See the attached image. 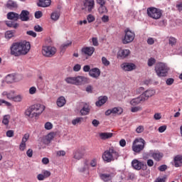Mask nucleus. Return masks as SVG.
I'll list each match as a JSON object with an SVG mask.
<instances>
[{"mask_svg": "<svg viewBox=\"0 0 182 182\" xmlns=\"http://www.w3.org/2000/svg\"><path fill=\"white\" fill-rule=\"evenodd\" d=\"M30 50L31 43L29 42L14 43L10 48V53L13 56H21V55H26Z\"/></svg>", "mask_w": 182, "mask_h": 182, "instance_id": "f257e3e1", "label": "nucleus"}, {"mask_svg": "<svg viewBox=\"0 0 182 182\" xmlns=\"http://www.w3.org/2000/svg\"><path fill=\"white\" fill-rule=\"evenodd\" d=\"M43 110H45V107L43 105L35 104L31 105L26 110L25 114L27 116V117L33 119V117H38V116L42 114V113H43Z\"/></svg>", "mask_w": 182, "mask_h": 182, "instance_id": "f03ea898", "label": "nucleus"}, {"mask_svg": "<svg viewBox=\"0 0 182 182\" xmlns=\"http://www.w3.org/2000/svg\"><path fill=\"white\" fill-rule=\"evenodd\" d=\"M88 79L84 76L77 77H68L65 79V81L68 85H75L76 86H82V85H86L88 82Z\"/></svg>", "mask_w": 182, "mask_h": 182, "instance_id": "7ed1b4c3", "label": "nucleus"}, {"mask_svg": "<svg viewBox=\"0 0 182 182\" xmlns=\"http://www.w3.org/2000/svg\"><path fill=\"white\" fill-rule=\"evenodd\" d=\"M117 157H119V151H116L113 147H110L109 150L105 151L102 154V159L107 163L117 160Z\"/></svg>", "mask_w": 182, "mask_h": 182, "instance_id": "20e7f679", "label": "nucleus"}, {"mask_svg": "<svg viewBox=\"0 0 182 182\" xmlns=\"http://www.w3.org/2000/svg\"><path fill=\"white\" fill-rule=\"evenodd\" d=\"M170 68L164 63H158L155 66V72L159 77H166Z\"/></svg>", "mask_w": 182, "mask_h": 182, "instance_id": "39448f33", "label": "nucleus"}, {"mask_svg": "<svg viewBox=\"0 0 182 182\" xmlns=\"http://www.w3.org/2000/svg\"><path fill=\"white\" fill-rule=\"evenodd\" d=\"M146 146V141L143 138L136 139L132 143V150L134 153H140L144 150Z\"/></svg>", "mask_w": 182, "mask_h": 182, "instance_id": "423d86ee", "label": "nucleus"}, {"mask_svg": "<svg viewBox=\"0 0 182 182\" xmlns=\"http://www.w3.org/2000/svg\"><path fill=\"white\" fill-rule=\"evenodd\" d=\"M147 14L150 18H152V19H160L163 13L161 10L157 8L149 7L147 9Z\"/></svg>", "mask_w": 182, "mask_h": 182, "instance_id": "0eeeda50", "label": "nucleus"}, {"mask_svg": "<svg viewBox=\"0 0 182 182\" xmlns=\"http://www.w3.org/2000/svg\"><path fill=\"white\" fill-rule=\"evenodd\" d=\"M125 36L122 38V43L124 45H127V43H130L134 41L135 34L134 32L132 31L129 28L124 30Z\"/></svg>", "mask_w": 182, "mask_h": 182, "instance_id": "6e6552de", "label": "nucleus"}, {"mask_svg": "<svg viewBox=\"0 0 182 182\" xmlns=\"http://www.w3.org/2000/svg\"><path fill=\"white\" fill-rule=\"evenodd\" d=\"M82 4V11L90 14V12H92L95 9V0H83Z\"/></svg>", "mask_w": 182, "mask_h": 182, "instance_id": "1a4fd4ad", "label": "nucleus"}, {"mask_svg": "<svg viewBox=\"0 0 182 182\" xmlns=\"http://www.w3.org/2000/svg\"><path fill=\"white\" fill-rule=\"evenodd\" d=\"M42 53L46 58H52L56 53V48L52 46H43Z\"/></svg>", "mask_w": 182, "mask_h": 182, "instance_id": "9d476101", "label": "nucleus"}, {"mask_svg": "<svg viewBox=\"0 0 182 182\" xmlns=\"http://www.w3.org/2000/svg\"><path fill=\"white\" fill-rule=\"evenodd\" d=\"M132 166L134 170H146L147 168V165L144 164V162L140 161L137 159H134L132 161Z\"/></svg>", "mask_w": 182, "mask_h": 182, "instance_id": "9b49d317", "label": "nucleus"}, {"mask_svg": "<svg viewBox=\"0 0 182 182\" xmlns=\"http://www.w3.org/2000/svg\"><path fill=\"white\" fill-rule=\"evenodd\" d=\"M121 69L124 70V72H132V70L136 69V65L132 63H123L121 65Z\"/></svg>", "mask_w": 182, "mask_h": 182, "instance_id": "f8f14e48", "label": "nucleus"}, {"mask_svg": "<svg viewBox=\"0 0 182 182\" xmlns=\"http://www.w3.org/2000/svg\"><path fill=\"white\" fill-rule=\"evenodd\" d=\"M29 134L26 133L23 135L21 142L19 145V150H21V151H24L25 149H26V142L28 141V140H29Z\"/></svg>", "mask_w": 182, "mask_h": 182, "instance_id": "ddd939ff", "label": "nucleus"}, {"mask_svg": "<svg viewBox=\"0 0 182 182\" xmlns=\"http://www.w3.org/2000/svg\"><path fill=\"white\" fill-rule=\"evenodd\" d=\"M89 160L85 159L82 161V166H79L77 170L79 173H86V171H89Z\"/></svg>", "mask_w": 182, "mask_h": 182, "instance_id": "4468645a", "label": "nucleus"}, {"mask_svg": "<svg viewBox=\"0 0 182 182\" xmlns=\"http://www.w3.org/2000/svg\"><path fill=\"white\" fill-rule=\"evenodd\" d=\"M29 15L31 14L28 10H23L19 14V19H21V21L23 22H28V21L30 19Z\"/></svg>", "mask_w": 182, "mask_h": 182, "instance_id": "2eb2a0df", "label": "nucleus"}, {"mask_svg": "<svg viewBox=\"0 0 182 182\" xmlns=\"http://www.w3.org/2000/svg\"><path fill=\"white\" fill-rule=\"evenodd\" d=\"M129 55H130V50L129 49H121L117 52V58L121 59H126Z\"/></svg>", "mask_w": 182, "mask_h": 182, "instance_id": "dca6fc26", "label": "nucleus"}, {"mask_svg": "<svg viewBox=\"0 0 182 182\" xmlns=\"http://www.w3.org/2000/svg\"><path fill=\"white\" fill-rule=\"evenodd\" d=\"M114 176V173H100V178L101 180H103L105 182H108L112 180Z\"/></svg>", "mask_w": 182, "mask_h": 182, "instance_id": "f3484780", "label": "nucleus"}, {"mask_svg": "<svg viewBox=\"0 0 182 182\" xmlns=\"http://www.w3.org/2000/svg\"><path fill=\"white\" fill-rule=\"evenodd\" d=\"M89 75L94 79H99V77L100 76V70L97 68H92L90 70Z\"/></svg>", "mask_w": 182, "mask_h": 182, "instance_id": "a211bd4d", "label": "nucleus"}, {"mask_svg": "<svg viewBox=\"0 0 182 182\" xmlns=\"http://www.w3.org/2000/svg\"><path fill=\"white\" fill-rule=\"evenodd\" d=\"M95 52L93 47H84L82 48V53L86 56H92Z\"/></svg>", "mask_w": 182, "mask_h": 182, "instance_id": "6ab92c4d", "label": "nucleus"}, {"mask_svg": "<svg viewBox=\"0 0 182 182\" xmlns=\"http://www.w3.org/2000/svg\"><path fill=\"white\" fill-rule=\"evenodd\" d=\"M155 93H156V91H154V90H147L146 92L142 93L141 96H142V98L144 99V102H145V100H147L149 97H151V96H154Z\"/></svg>", "mask_w": 182, "mask_h": 182, "instance_id": "aec40b11", "label": "nucleus"}, {"mask_svg": "<svg viewBox=\"0 0 182 182\" xmlns=\"http://www.w3.org/2000/svg\"><path fill=\"white\" fill-rule=\"evenodd\" d=\"M83 156H85V152L82 149H77L74 152L73 159L75 160H80L83 159Z\"/></svg>", "mask_w": 182, "mask_h": 182, "instance_id": "412c9836", "label": "nucleus"}, {"mask_svg": "<svg viewBox=\"0 0 182 182\" xmlns=\"http://www.w3.org/2000/svg\"><path fill=\"white\" fill-rule=\"evenodd\" d=\"M1 95L6 96L9 100H13L15 97V90L4 91Z\"/></svg>", "mask_w": 182, "mask_h": 182, "instance_id": "4be33fe9", "label": "nucleus"}, {"mask_svg": "<svg viewBox=\"0 0 182 182\" xmlns=\"http://www.w3.org/2000/svg\"><path fill=\"white\" fill-rule=\"evenodd\" d=\"M141 102H144V98L141 95L136 98L132 99L130 101V105H132V106H137V105H140Z\"/></svg>", "mask_w": 182, "mask_h": 182, "instance_id": "5701e85b", "label": "nucleus"}, {"mask_svg": "<svg viewBox=\"0 0 182 182\" xmlns=\"http://www.w3.org/2000/svg\"><path fill=\"white\" fill-rule=\"evenodd\" d=\"M7 19L10 21H18L19 19V14L14 11L9 12L7 14Z\"/></svg>", "mask_w": 182, "mask_h": 182, "instance_id": "b1692460", "label": "nucleus"}, {"mask_svg": "<svg viewBox=\"0 0 182 182\" xmlns=\"http://www.w3.org/2000/svg\"><path fill=\"white\" fill-rule=\"evenodd\" d=\"M101 140H107V139H112L113 137V133L112 132H100L99 134Z\"/></svg>", "mask_w": 182, "mask_h": 182, "instance_id": "393cba45", "label": "nucleus"}, {"mask_svg": "<svg viewBox=\"0 0 182 182\" xmlns=\"http://www.w3.org/2000/svg\"><path fill=\"white\" fill-rule=\"evenodd\" d=\"M107 102V96H103V97H99L98 101L96 102L95 105L98 107H100V106H103L105 103Z\"/></svg>", "mask_w": 182, "mask_h": 182, "instance_id": "a878e982", "label": "nucleus"}, {"mask_svg": "<svg viewBox=\"0 0 182 182\" xmlns=\"http://www.w3.org/2000/svg\"><path fill=\"white\" fill-rule=\"evenodd\" d=\"M175 167H181L182 166V155H177L174 157Z\"/></svg>", "mask_w": 182, "mask_h": 182, "instance_id": "bb28decb", "label": "nucleus"}, {"mask_svg": "<svg viewBox=\"0 0 182 182\" xmlns=\"http://www.w3.org/2000/svg\"><path fill=\"white\" fill-rule=\"evenodd\" d=\"M52 1L50 0H39L38 3V6H41V8H47V6H50V3Z\"/></svg>", "mask_w": 182, "mask_h": 182, "instance_id": "cd10ccee", "label": "nucleus"}, {"mask_svg": "<svg viewBox=\"0 0 182 182\" xmlns=\"http://www.w3.org/2000/svg\"><path fill=\"white\" fill-rule=\"evenodd\" d=\"M6 8L8 9H15V8H18V4H16V1H14L12 0H9L6 4Z\"/></svg>", "mask_w": 182, "mask_h": 182, "instance_id": "c85d7f7f", "label": "nucleus"}, {"mask_svg": "<svg viewBox=\"0 0 182 182\" xmlns=\"http://www.w3.org/2000/svg\"><path fill=\"white\" fill-rule=\"evenodd\" d=\"M54 138H55V133L51 132L46 136L44 139V143H46V144H48L50 143V141H52V140H53Z\"/></svg>", "mask_w": 182, "mask_h": 182, "instance_id": "c756f323", "label": "nucleus"}, {"mask_svg": "<svg viewBox=\"0 0 182 182\" xmlns=\"http://www.w3.org/2000/svg\"><path fill=\"white\" fill-rule=\"evenodd\" d=\"M66 105V99H65V97H60L57 100V106L58 107H63Z\"/></svg>", "mask_w": 182, "mask_h": 182, "instance_id": "7c9ffc66", "label": "nucleus"}, {"mask_svg": "<svg viewBox=\"0 0 182 182\" xmlns=\"http://www.w3.org/2000/svg\"><path fill=\"white\" fill-rule=\"evenodd\" d=\"M151 157L155 159L156 161H160L163 159V154L160 152H155L151 154Z\"/></svg>", "mask_w": 182, "mask_h": 182, "instance_id": "2f4dec72", "label": "nucleus"}, {"mask_svg": "<svg viewBox=\"0 0 182 182\" xmlns=\"http://www.w3.org/2000/svg\"><path fill=\"white\" fill-rule=\"evenodd\" d=\"M90 112V109L89 108V106L85 105L80 110V114H82V116H86L89 114Z\"/></svg>", "mask_w": 182, "mask_h": 182, "instance_id": "473e14b6", "label": "nucleus"}, {"mask_svg": "<svg viewBox=\"0 0 182 182\" xmlns=\"http://www.w3.org/2000/svg\"><path fill=\"white\" fill-rule=\"evenodd\" d=\"M50 18L52 21H58L60 18V13L59 11H54L51 14Z\"/></svg>", "mask_w": 182, "mask_h": 182, "instance_id": "72a5a7b5", "label": "nucleus"}, {"mask_svg": "<svg viewBox=\"0 0 182 182\" xmlns=\"http://www.w3.org/2000/svg\"><path fill=\"white\" fill-rule=\"evenodd\" d=\"M123 113V108L120 107L112 108V114H122Z\"/></svg>", "mask_w": 182, "mask_h": 182, "instance_id": "f704fd0d", "label": "nucleus"}, {"mask_svg": "<svg viewBox=\"0 0 182 182\" xmlns=\"http://www.w3.org/2000/svg\"><path fill=\"white\" fill-rule=\"evenodd\" d=\"M83 120V117H77L72 120V124H73V126H77V124H80Z\"/></svg>", "mask_w": 182, "mask_h": 182, "instance_id": "c9c22d12", "label": "nucleus"}, {"mask_svg": "<svg viewBox=\"0 0 182 182\" xmlns=\"http://www.w3.org/2000/svg\"><path fill=\"white\" fill-rule=\"evenodd\" d=\"M14 36H15V31H7L5 33L6 39H11V38H14Z\"/></svg>", "mask_w": 182, "mask_h": 182, "instance_id": "e433bc0d", "label": "nucleus"}, {"mask_svg": "<svg viewBox=\"0 0 182 182\" xmlns=\"http://www.w3.org/2000/svg\"><path fill=\"white\" fill-rule=\"evenodd\" d=\"M72 46V41H68L67 43L63 44L60 46V50L62 52H64V50H66V49H68V48H69V46Z\"/></svg>", "mask_w": 182, "mask_h": 182, "instance_id": "4c0bfd02", "label": "nucleus"}, {"mask_svg": "<svg viewBox=\"0 0 182 182\" xmlns=\"http://www.w3.org/2000/svg\"><path fill=\"white\" fill-rule=\"evenodd\" d=\"M23 99V95H14L13 98V102H16V103H19L22 102V100Z\"/></svg>", "mask_w": 182, "mask_h": 182, "instance_id": "58836bf2", "label": "nucleus"}, {"mask_svg": "<svg viewBox=\"0 0 182 182\" xmlns=\"http://www.w3.org/2000/svg\"><path fill=\"white\" fill-rule=\"evenodd\" d=\"M99 14H107V8L106 6H100L98 9Z\"/></svg>", "mask_w": 182, "mask_h": 182, "instance_id": "ea45409f", "label": "nucleus"}, {"mask_svg": "<svg viewBox=\"0 0 182 182\" xmlns=\"http://www.w3.org/2000/svg\"><path fill=\"white\" fill-rule=\"evenodd\" d=\"M156 64V58H150L148 60L147 65L149 66V68H151V66L154 65Z\"/></svg>", "mask_w": 182, "mask_h": 182, "instance_id": "a19ab883", "label": "nucleus"}, {"mask_svg": "<svg viewBox=\"0 0 182 182\" xmlns=\"http://www.w3.org/2000/svg\"><path fill=\"white\" fill-rule=\"evenodd\" d=\"M96 166H97V159L94 158L89 162V167H96Z\"/></svg>", "mask_w": 182, "mask_h": 182, "instance_id": "79ce46f5", "label": "nucleus"}, {"mask_svg": "<svg viewBox=\"0 0 182 182\" xmlns=\"http://www.w3.org/2000/svg\"><path fill=\"white\" fill-rule=\"evenodd\" d=\"M9 119H11V117L9 115H5L4 117L2 124L7 126V124H9Z\"/></svg>", "mask_w": 182, "mask_h": 182, "instance_id": "37998d69", "label": "nucleus"}, {"mask_svg": "<svg viewBox=\"0 0 182 182\" xmlns=\"http://www.w3.org/2000/svg\"><path fill=\"white\" fill-rule=\"evenodd\" d=\"M6 79L7 82H9V83H12V82H14V80H15V77L14 76V75L10 74L6 76Z\"/></svg>", "mask_w": 182, "mask_h": 182, "instance_id": "c03bdc74", "label": "nucleus"}, {"mask_svg": "<svg viewBox=\"0 0 182 182\" xmlns=\"http://www.w3.org/2000/svg\"><path fill=\"white\" fill-rule=\"evenodd\" d=\"M102 65H104V66H109V65H110V61H109L108 59L106 58V57L102 58Z\"/></svg>", "mask_w": 182, "mask_h": 182, "instance_id": "a18cd8bd", "label": "nucleus"}, {"mask_svg": "<svg viewBox=\"0 0 182 182\" xmlns=\"http://www.w3.org/2000/svg\"><path fill=\"white\" fill-rule=\"evenodd\" d=\"M141 107L138 106V107H133L131 109V112H132V113H137V112H140L141 110Z\"/></svg>", "mask_w": 182, "mask_h": 182, "instance_id": "49530a36", "label": "nucleus"}, {"mask_svg": "<svg viewBox=\"0 0 182 182\" xmlns=\"http://www.w3.org/2000/svg\"><path fill=\"white\" fill-rule=\"evenodd\" d=\"M87 22L89 23H92V22H95V17L93 16V15L92 14H89L87 17Z\"/></svg>", "mask_w": 182, "mask_h": 182, "instance_id": "de8ad7c7", "label": "nucleus"}, {"mask_svg": "<svg viewBox=\"0 0 182 182\" xmlns=\"http://www.w3.org/2000/svg\"><path fill=\"white\" fill-rule=\"evenodd\" d=\"M176 43H177V41L176 40L175 38H173V37L169 38V45L174 46Z\"/></svg>", "mask_w": 182, "mask_h": 182, "instance_id": "09e8293b", "label": "nucleus"}, {"mask_svg": "<svg viewBox=\"0 0 182 182\" xmlns=\"http://www.w3.org/2000/svg\"><path fill=\"white\" fill-rule=\"evenodd\" d=\"M52 127H53V125L52 124V123L50 122H46L45 124V129L46 130H50L52 129Z\"/></svg>", "mask_w": 182, "mask_h": 182, "instance_id": "8fccbe9b", "label": "nucleus"}, {"mask_svg": "<svg viewBox=\"0 0 182 182\" xmlns=\"http://www.w3.org/2000/svg\"><path fill=\"white\" fill-rule=\"evenodd\" d=\"M166 83L168 86H171L174 83V79L173 78H168L166 81Z\"/></svg>", "mask_w": 182, "mask_h": 182, "instance_id": "3c124183", "label": "nucleus"}, {"mask_svg": "<svg viewBox=\"0 0 182 182\" xmlns=\"http://www.w3.org/2000/svg\"><path fill=\"white\" fill-rule=\"evenodd\" d=\"M34 31L36 32H42L43 31V28L41 26L37 25L34 26Z\"/></svg>", "mask_w": 182, "mask_h": 182, "instance_id": "603ef678", "label": "nucleus"}, {"mask_svg": "<svg viewBox=\"0 0 182 182\" xmlns=\"http://www.w3.org/2000/svg\"><path fill=\"white\" fill-rule=\"evenodd\" d=\"M80 69H82V66L80 65V64H77L73 67L74 72H79Z\"/></svg>", "mask_w": 182, "mask_h": 182, "instance_id": "864d4df0", "label": "nucleus"}, {"mask_svg": "<svg viewBox=\"0 0 182 182\" xmlns=\"http://www.w3.org/2000/svg\"><path fill=\"white\" fill-rule=\"evenodd\" d=\"M36 87H31L29 89V93L30 95H35V93H36Z\"/></svg>", "mask_w": 182, "mask_h": 182, "instance_id": "5fc2aeb1", "label": "nucleus"}, {"mask_svg": "<svg viewBox=\"0 0 182 182\" xmlns=\"http://www.w3.org/2000/svg\"><path fill=\"white\" fill-rule=\"evenodd\" d=\"M35 18L36 19H40V18H42V11H38L35 13Z\"/></svg>", "mask_w": 182, "mask_h": 182, "instance_id": "6e6d98bb", "label": "nucleus"}, {"mask_svg": "<svg viewBox=\"0 0 182 182\" xmlns=\"http://www.w3.org/2000/svg\"><path fill=\"white\" fill-rule=\"evenodd\" d=\"M136 133H143L144 132V127L143 126H139L136 129Z\"/></svg>", "mask_w": 182, "mask_h": 182, "instance_id": "4d7b16f0", "label": "nucleus"}, {"mask_svg": "<svg viewBox=\"0 0 182 182\" xmlns=\"http://www.w3.org/2000/svg\"><path fill=\"white\" fill-rule=\"evenodd\" d=\"M146 164L149 167H153L154 166V161L152 159H148Z\"/></svg>", "mask_w": 182, "mask_h": 182, "instance_id": "13d9d810", "label": "nucleus"}, {"mask_svg": "<svg viewBox=\"0 0 182 182\" xmlns=\"http://www.w3.org/2000/svg\"><path fill=\"white\" fill-rule=\"evenodd\" d=\"M159 171H166L167 170V165H161L158 168Z\"/></svg>", "mask_w": 182, "mask_h": 182, "instance_id": "bf43d9fd", "label": "nucleus"}, {"mask_svg": "<svg viewBox=\"0 0 182 182\" xmlns=\"http://www.w3.org/2000/svg\"><path fill=\"white\" fill-rule=\"evenodd\" d=\"M26 33L30 36H33V38H36V33H35L33 31H28L26 32Z\"/></svg>", "mask_w": 182, "mask_h": 182, "instance_id": "052dcab7", "label": "nucleus"}, {"mask_svg": "<svg viewBox=\"0 0 182 182\" xmlns=\"http://www.w3.org/2000/svg\"><path fill=\"white\" fill-rule=\"evenodd\" d=\"M92 124L94 126V127H97V126L100 124V122L97 119H94L92 122Z\"/></svg>", "mask_w": 182, "mask_h": 182, "instance_id": "680f3d73", "label": "nucleus"}, {"mask_svg": "<svg viewBox=\"0 0 182 182\" xmlns=\"http://www.w3.org/2000/svg\"><path fill=\"white\" fill-rule=\"evenodd\" d=\"M90 70H92V69H90V65H85L83 67L84 72H86V73L89 72V73H90Z\"/></svg>", "mask_w": 182, "mask_h": 182, "instance_id": "e2e57ef3", "label": "nucleus"}, {"mask_svg": "<svg viewBox=\"0 0 182 182\" xmlns=\"http://www.w3.org/2000/svg\"><path fill=\"white\" fill-rule=\"evenodd\" d=\"M7 137H14V131L13 130H9L6 132Z\"/></svg>", "mask_w": 182, "mask_h": 182, "instance_id": "0e129e2a", "label": "nucleus"}, {"mask_svg": "<svg viewBox=\"0 0 182 182\" xmlns=\"http://www.w3.org/2000/svg\"><path fill=\"white\" fill-rule=\"evenodd\" d=\"M147 43H148V45H154V38H149L147 39Z\"/></svg>", "mask_w": 182, "mask_h": 182, "instance_id": "69168bd1", "label": "nucleus"}, {"mask_svg": "<svg viewBox=\"0 0 182 182\" xmlns=\"http://www.w3.org/2000/svg\"><path fill=\"white\" fill-rule=\"evenodd\" d=\"M101 20L104 22V23H106V22H109V16H106V15H104Z\"/></svg>", "mask_w": 182, "mask_h": 182, "instance_id": "338daca9", "label": "nucleus"}, {"mask_svg": "<svg viewBox=\"0 0 182 182\" xmlns=\"http://www.w3.org/2000/svg\"><path fill=\"white\" fill-rule=\"evenodd\" d=\"M154 182H166V180L164 178H157Z\"/></svg>", "mask_w": 182, "mask_h": 182, "instance_id": "774afa93", "label": "nucleus"}]
</instances>
